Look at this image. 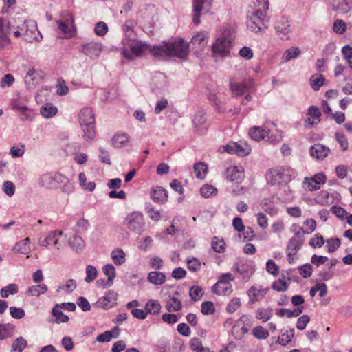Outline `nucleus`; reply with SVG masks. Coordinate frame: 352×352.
<instances>
[{"instance_id": "f257e3e1", "label": "nucleus", "mask_w": 352, "mask_h": 352, "mask_svg": "<svg viewBox=\"0 0 352 352\" xmlns=\"http://www.w3.org/2000/svg\"><path fill=\"white\" fill-rule=\"evenodd\" d=\"M189 45L182 38H178L173 42L165 43L160 46H154L151 50L153 56L159 58L167 57H177L185 59L188 55Z\"/></svg>"}, {"instance_id": "f03ea898", "label": "nucleus", "mask_w": 352, "mask_h": 352, "mask_svg": "<svg viewBox=\"0 0 352 352\" xmlns=\"http://www.w3.org/2000/svg\"><path fill=\"white\" fill-rule=\"evenodd\" d=\"M269 9L268 0H256L251 10L248 11V26L253 32H258L267 21V16Z\"/></svg>"}, {"instance_id": "7ed1b4c3", "label": "nucleus", "mask_w": 352, "mask_h": 352, "mask_svg": "<svg viewBox=\"0 0 352 352\" xmlns=\"http://www.w3.org/2000/svg\"><path fill=\"white\" fill-rule=\"evenodd\" d=\"M295 176V170L288 166H278L272 168L266 175L267 179L272 185L287 184Z\"/></svg>"}, {"instance_id": "20e7f679", "label": "nucleus", "mask_w": 352, "mask_h": 352, "mask_svg": "<svg viewBox=\"0 0 352 352\" xmlns=\"http://www.w3.org/2000/svg\"><path fill=\"white\" fill-rule=\"evenodd\" d=\"M79 122L85 133V137L89 140L95 136V117L91 108L85 107L79 113Z\"/></svg>"}, {"instance_id": "39448f33", "label": "nucleus", "mask_w": 352, "mask_h": 352, "mask_svg": "<svg viewBox=\"0 0 352 352\" xmlns=\"http://www.w3.org/2000/svg\"><path fill=\"white\" fill-rule=\"evenodd\" d=\"M232 37L230 32H225L221 37L217 38L212 44V53L214 56H226L230 53L231 48V41Z\"/></svg>"}, {"instance_id": "423d86ee", "label": "nucleus", "mask_w": 352, "mask_h": 352, "mask_svg": "<svg viewBox=\"0 0 352 352\" xmlns=\"http://www.w3.org/2000/svg\"><path fill=\"white\" fill-rule=\"evenodd\" d=\"M153 47L150 48L148 45L138 40L135 42L124 45L123 47L122 54L126 58L133 60L134 57L141 56L147 50H149L152 53L151 51Z\"/></svg>"}, {"instance_id": "0eeeda50", "label": "nucleus", "mask_w": 352, "mask_h": 352, "mask_svg": "<svg viewBox=\"0 0 352 352\" xmlns=\"http://www.w3.org/2000/svg\"><path fill=\"white\" fill-rule=\"evenodd\" d=\"M124 223L130 230L140 234L144 230V218L139 212H133L126 217Z\"/></svg>"}, {"instance_id": "6e6552de", "label": "nucleus", "mask_w": 352, "mask_h": 352, "mask_svg": "<svg viewBox=\"0 0 352 352\" xmlns=\"http://www.w3.org/2000/svg\"><path fill=\"white\" fill-rule=\"evenodd\" d=\"M234 279V277L230 273L223 274L218 281L213 285L212 292L217 295L227 294L231 288L230 281Z\"/></svg>"}, {"instance_id": "1a4fd4ad", "label": "nucleus", "mask_w": 352, "mask_h": 352, "mask_svg": "<svg viewBox=\"0 0 352 352\" xmlns=\"http://www.w3.org/2000/svg\"><path fill=\"white\" fill-rule=\"evenodd\" d=\"M10 22L0 17V49H3L10 44Z\"/></svg>"}, {"instance_id": "9d476101", "label": "nucleus", "mask_w": 352, "mask_h": 352, "mask_svg": "<svg viewBox=\"0 0 352 352\" xmlns=\"http://www.w3.org/2000/svg\"><path fill=\"white\" fill-rule=\"evenodd\" d=\"M82 52L91 58H98L102 52V45L96 42L82 43Z\"/></svg>"}, {"instance_id": "9b49d317", "label": "nucleus", "mask_w": 352, "mask_h": 352, "mask_svg": "<svg viewBox=\"0 0 352 352\" xmlns=\"http://www.w3.org/2000/svg\"><path fill=\"white\" fill-rule=\"evenodd\" d=\"M226 175L229 181L239 184L244 178V170L241 166H231L227 168Z\"/></svg>"}, {"instance_id": "f8f14e48", "label": "nucleus", "mask_w": 352, "mask_h": 352, "mask_svg": "<svg viewBox=\"0 0 352 352\" xmlns=\"http://www.w3.org/2000/svg\"><path fill=\"white\" fill-rule=\"evenodd\" d=\"M206 115L204 111H197L192 120V124L195 130L199 132H204L208 129L206 122Z\"/></svg>"}, {"instance_id": "ddd939ff", "label": "nucleus", "mask_w": 352, "mask_h": 352, "mask_svg": "<svg viewBox=\"0 0 352 352\" xmlns=\"http://www.w3.org/2000/svg\"><path fill=\"white\" fill-rule=\"evenodd\" d=\"M122 30L125 34V38L122 40L124 46L138 41L137 34L133 30V25L131 21H126L122 26Z\"/></svg>"}, {"instance_id": "4468645a", "label": "nucleus", "mask_w": 352, "mask_h": 352, "mask_svg": "<svg viewBox=\"0 0 352 352\" xmlns=\"http://www.w3.org/2000/svg\"><path fill=\"white\" fill-rule=\"evenodd\" d=\"M209 34L207 32H198L191 39V44L195 48L202 50L208 43Z\"/></svg>"}, {"instance_id": "2eb2a0df", "label": "nucleus", "mask_w": 352, "mask_h": 352, "mask_svg": "<svg viewBox=\"0 0 352 352\" xmlns=\"http://www.w3.org/2000/svg\"><path fill=\"white\" fill-rule=\"evenodd\" d=\"M117 296L118 295L116 292L113 291H109L106 293L104 296L100 298L98 300L97 304L98 306L104 309L111 307L113 305L116 304Z\"/></svg>"}, {"instance_id": "dca6fc26", "label": "nucleus", "mask_w": 352, "mask_h": 352, "mask_svg": "<svg viewBox=\"0 0 352 352\" xmlns=\"http://www.w3.org/2000/svg\"><path fill=\"white\" fill-rule=\"evenodd\" d=\"M252 80L249 82L243 80L241 82H237L234 78L230 80V89L232 94L235 96H240L245 93L248 89L251 86Z\"/></svg>"}, {"instance_id": "f3484780", "label": "nucleus", "mask_w": 352, "mask_h": 352, "mask_svg": "<svg viewBox=\"0 0 352 352\" xmlns=\"http://www.w3.org/2000/svg\"><path fill=\"white\" fill-rule=\"evenodd\" d=\"M268 291V288H258L255 286H252L247 292V294L250 298V302L254 303L262 298L266 295Z\"/></svg>"}, {"instance_id": "a211bd4d", "label": "nucleus", "mask_w": 352, "mask_h": 352, "mask_svg": "<svg viewBox=\"0 0 352 352\" xmlns=\"http://www.w3.org/2000/svg\"><path fill=\"white\" fill-rule=\"evenodd\" d=\"M57 24L59 30L68 36H73L74 19L70 14H67V18L65 21H58Z\"/></svg>"}, {"instance_id": "6ab92c4d", "label": "nucleus", "mask_w": 352, "mask_h": 352, "mask_svg": "<svg viewBox=\"0 0 352 352\" xmlns=\"http://www.w3.org/2000/svg\"><path fill=\"white\" fill-rule=\"evenodd\" d=\"M329 149L327 146L318 144L311 146L310 148V154L317 160H323L329 154Z\"/></svg>"}, {"instance_id": "aec40b11", "label": "nucleus", "mask_w": 352, "mask_h": 352, "mask_svg": "<svg viewBox=\"0 0 352 352\" xmlns=\"http://www.w3.org/2000/svg\"><path fill=\"white\" fill-rule=\"evenodd\" d=\"M234 269L242 276L243 279H248L254 272L253 266L246 264L239 265L236 263L234 265Z\"/></svg>"}, {"instance_id": "412c9836", "label": "nucleus", "mask_w": 352, "mask_h": 352, "mask_svg": "<svg viewBox=\"0 0 352 352\" xmlns=\"http://www.w3.org/2000/svg\"><path fill=\"white\" fill-rule=\"evenodd\" d=\"M289 23L287 18L285 16H280L275 22V29L279 34L286 35L289 32Z\"/></svg>"}, {"instance_id": "4be33fe9", "label": "nucleus", "mask_w": 352, "mask_h": 352, "mask_svg": "<svg viewBox=\"0 0 352 352\" xmlns=\"http://www.w3.org/2000/svg\"><path fill=\"white\" fill-rule=\"evenodd\" d=\"M147 278L151 283L161 285L165 283L166 276L163 272L153 271L148 273Z\"/></svg>"}, {"instance_id": "5701e85b", "label": "nucleus", "mask_w": 352, "mask_h": 352, "mask_svg": "<svg viewBox=\"0 0 352 352\" xmlns=\"http://www.w3.org/2000/svg\"><path fill=\"white\" fill-rule=\"evenodd\" d=\"M52 314L55 317L54 320H51V322L56 323H64L69 320V317L65 315L59 306V304H56L52 310Z\"/></svg>"}, {"instance_id": "b1692460", "label": "nucleus", "mask_w": 352, "mask_h": 352, "mask_svg": "<svg viewBox=\"0 0 352 352\" xmlns=\"http://www.w3.org/2000/svg\"><path fill=\"white\" fill-rule=\"evenodd\" d=\"M206 3V0H193V22L195 24L199 23L201 12L204 9V4Z\"/></svg>"}, {"instance_id": "393cba45", "label": "nucleus", "mask_w": 352, "mask_h": 352, "mask_svg": "<svg viewBox=\"0 0 352 352\" xmlns=\"http://www.w3.org/2000/svg\"><path fill=\"white\" fill-rule=\"evenodd\" d=\"M112 144L116 148L126 146L129 142V136L126 133H118L115 135L112 140Z\"/></svg>"}, {"instance_id": "a878e982", "label": "nucleus", "mask_w": 352, "mask_h": 352, "mask_svg": "<svg viewBox=\"0 0 352 352\" xmlns=\"http://www.w3.org/2000/svg\"><path fill=\"white\" fill-rule=\"evenodd\" d=\"M151 197L155 202L164 203L167 200L168 195L165 189L159 187L152 191Z\"/></svg>"}, {"instance_id": "bb28decb", "label": "nucleus", "mask_w": 352, "mask_h": 352, "mask_svg": "<svg viewBox=\"0 0 352 352\" xmlns=\"http://www.w3.org/2000/svg\"><path fill=\"white\" fill-rule=\"evenodd\" d=\"M304 307L301 306L294 309H279L277 311V314L280 316H286L287 318L297 317L298 316L302 311Z\"/></svg>"}, {"instance_id": "cd10ccee", "label": "nucleus", "mask_w": 352, "mask_h": 352, "mask_svg": "<svg viewBox=\"0 0 352 352\" xmlns=\"http://www.w3.org/2000/svg\"><path fill=\"white\" fill-rule=\"evenodd\" d=\"M249 135L252 140L260 141L267 136V131L263 128L254 126L250 129Z\"/></svg>"}, {"instance_id": "c85d7f7f", "label": "nucleus", "mask_w": 352, "mask_h": 352, "mask_svg": "<svg viewBox=\"0 0 352 352\" xmlns=\"http://www.w3.org/2000/svg\"><path fill=\"white\" fill-rule=\"evenodd\" d=\"M273 316L272 308H259L256 312V318L261 320L263 322L268 321Z\"/></svg>"}, {"instance_id": "c756f323", "label": "nucleus", "mask_w": 352, "mask_h": 352, "mask_svg": "<svg viewBox=\"0 0 352 352\" xmlns=\"http://www.w3.org/2000/svg\"><path fill=\"white\" fill-rule=\"evenodd\" d=\"M300 248V243H289L287 248V260L289 263H294L296 255Z\"/></svg>"}, {"instance_id": "7c9ffc66", "label": "nucleus", "mask_w": 352, "mask_h": 352, "mask_svg": "<svg viewBox=\"0 0 352 352\" xmlns=\"http://www.w3.org/2000/svg\"><path fill=\"white\" fill-rule=\"evenodd\" d=\"M165 307L169 312H175L182 309V304L179 299L173 297L167 300Z\"/></svg>"}, {"instance_id": "2f4dec72", "label": "nucleus", "mask_w": 352, "mask_h": 352, "mask_svg": "<svg viewBox=\"0 0 352 352\" xmlns=\"http://www.w3.org/2000/svg\"><path fill=\"white\" fill-rule=\"evenodd\" d=\"M47 286L45 284H38L30 286L28 288V294L31 296H38L47 291Z\"/></svg>"}, {"instance_id": "473e14b6", "label": "nucleus", "mask_w": 352, "mask_h": 352, "mask_svg": "<svg viewBox=\"0 0 352 352\" xmlns=\"http://www.w3.org/2000/svg\"><path fill=\"white\" fill-rule=\"evenodd\" d=\"M161 305L157 300L151 299L145 305V310L148 314H157L161 309Z\"/></svg>"}, {"instance_id": "72a5a7b5", "label": "nucleus", "mask_w": 352, "mask_h": 352, "mask_svg": "<svg viewBox=\"0 0 352 352\" xmlns=\"http://www.w3.org/2000/svg\"><path fill=\"white\" fill-rule=\"evenodd\" d=\"M310 85L315 91L319 90L324 82V78L322 75L319 74H315L312 75L309 80Z\"/></svg>"}, {"instance_id": "f704fd0d", "label": "nucleus", "mask_w": 352, "mask_h": 352, "mask_svg": "<svg viewBox=\"0 0 352 352\" xmlns=\"http://www.w3.org/2000/svg\"><path fill=\"white\" fill-rule=\"evenodd\" d=\"M194 172L198 179H204L208 172V166L204 162H198L194 165Z\"/></svg>"}, {"instance_id": "c9c22d12", "label": "nucleus", "mask_w": 352, "mask_h": 352, "mask_svg": "<svg viewBox=\"0 0 352 352\" xmlns=\"http://www.w3.org/2000/svg\"><path fill=\"white\" fill-rule=\"evenodd\" d=\"M300 54V50L298 47H292L285 52L282 57V61L283 63H287L291 59L297 57Z\"/></svg>"}, {"instance_id": "e433bc0d", "label": "nucleus", "mask_w": 352, "mask_h": 352, "mask_svg": "<svg viewBox=\"0 0 352 352\" xmlns=\"http://www.w3.org/2000/svg\"><path fill=\"white\" fill-rule=\"evenodd\" d=\"M18 292V286L16 284L11 283L3 287L0 290V295L2 298H6L10 295H14Z\"/></svg>"}, {"instance_id": "4c0bfd02", "label": "nucleus", "mask_w": 352, "mask_h": 352, "mask_svg": "<svg viewBox=\"0 0 352 352\" xmlns=\"http://www.w3.org/2000/svg\"><path fill=\"white\" fill-rule=\"evenodd\" d=\"M27 344L28 342L25 338L19 337L12 343L11 352H22Z\"/></svg>"}, {"instance_id": "58836bf2", "label": "nucleus", "mask_w": 352, "mask_h": 352, "mask_svg": "<svg viewBox=\"0 0 352 352\" xmlns=\"http://www.w3.org/2000/svg\"><path fill=\"white\" fill-rule=\"evenodd\" d=\"M315 200L322 206L329 205L332 202L329 193L327 190L320 191L316 197Z\"/></svg>"}, {"instance_id": "ea45409f", "label": "nucleus", "mask_w": 352, "mask_h": 352, "mask_svg": "<svg viewBox=\"0 0 352 352\" xmlns=\"http://www.w3.org/2000/svg\"><path fill=\"white\" fill-rule=\"evenodd\" d=\"M291 230L294 234L293 241H299L304 239V236L307 234L306 231L298 224H293Z\"/></svg>"}, {"instance_id": "a19ab883", "label": "nucleus", "mask_w": 352, "mask_h": 352, "mask_svg": "<svg viewBox=\"0 0 352 352\" xmlns=\"http://www.w3.org/2000/svg\"><path fill=\"white\" fill-rule=\"evenodd\" d=\"M155 347L158 352H170L171 351L170 341L166 338L159 339Z\"/></svg>"}, {"instance_id": "79ce46f5", "label": "nucleus", "mask_w": 352, "mask_h": 352, "mask_svg": "<svg viewBox=\"0 0 352 352\" xmlns=\"http://www.w3.org/2000/svg\"><path fill=\"white\" fill-rule=\"evenodd\" d=\"M102 271L107 277V283L113 284V280L116 277V268L111 264H107L103 266Z\"/></svg>"}, {"instance_id": "37998d69", "label": "nucleus", "mask_w": 352, "mask_h": 352, "mask_svg": "<svg viewBox=\"0 0 352 352\" xmlns=\"http://www.w3.org/2000/svg\"><path fill=\"white\" fill-rule=\"evenodd\" d=\"M295 330L294 328L291 329L289 331H286L285 333H282L280 336L278 337L277 340V342L279 344L285 346L289 342H291L292 338L294 336Z\"/></svg>"}, {"instance_id": "c03bdc74", "label": "nucleus", "mask_w": 352, "mask_h": 352, "mask_svg": "<svg viewBox=\"0 0 352 352\" xmlns=\"http://www.w3.org/2000/svg\"><path fill=\"white\" fill-rule=\"evenodd\" d=\"M111 257L116 265L125 263V254L122 249H116L111 252Z\"/></svg>"}, {"instance_id": "a18cd8bd", "label": "nucleus", "mask_w": 352, "mask_h": 352, "mask_svg": "<svg viewBox=\"0 0 352 352\" xmlns=\"http://www.w3.org/2000/svg\"><path fill=\"white\" fill-rule=\"evenodd\" d=\"M319 291V296L324 297L327 293V285L324 283L316 284L314 287H311L309 292L310 296L314 297L316 292Z\"/></svg>"}, {"instance_id": "49530a36", "label": "nucleus", "mask_w": 352, "mask_h": 352, "mask_svg": "<svg viewBox=\"0 0 352 352\" xmlns=\"http://www.w3.org/2000/svg\"><path fill=\"white\" fill-rule=\"evenodd\" d=\"M41 78L39 74L33 68L30 69L27 72L25 82L28 84H35Z\"/></svg>"}, {"instance_id": "de8ad7c7", "label": "nucleus", "mask_w": 352, "mask_h": 352, "mask_svg": "<svg viewBox=\"0 0 352 352\" xmlns=\"http://www.w3.org/2000/svg\"><path fill=\"white\" fill-rule=\"evenodd\" d=\"M97 276L98 270L94 266L89 265L86 267V277L85 278L86 283L92 282L96 278Z\"/></svg>"}, {"instance_id": "09e8293b", "label": "nucleus", "mask_w": 352, "mask_h": 352, "mask_svg": "<svg viewBox=\"0 0 352 352\" xmlns=\"http://www.w3.org/2000/svg\"><path fill=\"white\" fill-rule=\"evenodd\" d=\"M283 278L275 280L272 285V288L274 290L278 292L286 291L288 288V283L285 280V276L283 274Z\"/></svg>"}, {"instance_id": "8fccbe9b", "label": "nucleus", "mask_w": 352, "mask_h": 352, "mask_svg": "<svg viewBox=\"0 0 352 352\" xmlns=\"http://www.w3.org/2000/svg\"><path fill=\"white\" fill-rule=\"evenodd\" d=\"M189 295L194 301H198L204 295L203 289L199 286H192L190 288Z\"/></svg>"}, {"instance_id": "3c124183", "label": "nucleus", "mask_w": 352, "mask_h": 352, "mask_svg": "<svg viewBox=\"0 0 352 352\" xmlns=\"http://www.w3.org/2000/svg\"><path fill=\"white\" fill-rule=\"evenodd\" d=\"M87 178L84 173H80L79 175V182L84 190L93 191L96 188V184L94 182H89L87 183Z\"/></svg>"}, {"instance_id": "603ef678", "label": "nucleus", "mask_w": 352, "mask_h": 352, "mask_svg": "<svg viewBox=\"0 0 352 352\" xmlns=\"http://www.w3.org/2000/svg\"><path fill=\"white\" fill-rule=\"evenodd\" d=\"M253 336L258 339H266L269 336V332L262 326L255 327L252 329Z\"/></svg>"}, {"instance_id": "864d4df0", "label": "nucleus", "mask_w": 352, "mask_h": 352, "mask_svg": "<svg viewBox=\"0 0 352 352\" xmlns=\"http://www.w3.org/2000/svg\"><path fill=\"white\" fill-rule=\"evenodd\" d=\"M57 113V108L51 104H47L41 109V113L45 118H50Z\"/></svg>"}, {"instance_id": "5fc2aeb1", "label": "nucleus", "mask_w": 352, "mask_h": 352, "mask_svg": "<svg viewBox=\"0 0 352 352\" xmlns=\"http://www.w3.org/2000/svg\"><path fill=\"white\" fill-rule=\"evenodd\" d=\"M41 185L47 188H52L54 186L55 182L54 177L51 174H45L41 177Z\"/></svg>"}, {"instance_id": "6e6d98bb", "label": "nucleus", "mask_w": 352, "mask_h": 352, "mask_svg": "<svg viewBox=\"0 0 352 352\" xmlns=\"http://www.w3.org/2000/svg\"><path fill=\"white\" fill-rule=\"evenodd\" d=\"M303 188L309 191H314L319 189V186L314 183L312 177H305L302 182Z\"/></svg>"}, {"instance_id": "4d7b16f0", "label": "nucleus", "mask_w": 352, "mask_h": 352, "mask_svg": "<svg viewBox=\"0 0 352 352\" xmlns=\"http://www.w3.org/2000/svg\"><path fill=\"white\" fill-rule=\"evenodd\" d=\"M12 250L19 254H28L30 251V247L28 243H15Z\"/></svg>"}, {"instance_id": "13d9d810", "label": "nucleus", "mask_w": 352, "mask_h": 352, "mask_svg": "<svg viewBox=\"0 0 352 352\" xmlns=\"http://www.w3.org/2000/svg\"><path fill=\"white\" fill-rule=\"evenodd\" d=\"M251 151V147L245 142L237 143V155L239 156H245Z\"/></svg>"}, {"instance_id": "bf43d9fd", "label": "nucleus", "mask_w": 352, "mask_h": 352, "mask_svg": "<svg viewBox=\"0 0 352 352\" xmlns=\"http://www.w3.org/2000/svg\"><path fill=\"white\" fill-rule=\"evenodd\" d=\"M336 139L343 151H346L348 149L349 142L347 138L346 137L345 135H344L342 133L338 132L336 133Z\"/></svg>"}, {"instance_id": "052dcab7", "label": "nucleus", "mask_w": 352, "mask_h": 352, "mask_svg": "<svg viewBox=\"0 0 352 352\" xmlns=\"http://www.w3.org/2000/svg\"><path fill=\"white\" fill-rule=\"evenodd\" d=\"M215 311L214 305L210 301H206L201 304V313L204 315L212 314Z\"/></svg>"}, {"instance_id": "680f3d73", "label": "nucleus", "mask_w": 352, "mask_h": 352, "mask_svg": "<svg viewBox=\"0 0 352 352\" xmlns=\"http://www.w3.org/2000/svg\"><path fill=\"white\" fill-rule=\"evenodd\" d=\"M56 87L57 94L60 96L66 95L69 91V88L66 85L65 81L62 78L58 79Z\"/></svg>"}, {"instance_id": "e2e57ef3", "label": "nucleus", "mask_w": 352, "mask_h": 352, "mask_svg": "<svg viewBox=\"0 0 352 352\" xmlns=\"http://www.w3.org/2000/svg\"><path fill=\"white\" fill-rule=\"evenodd\" d=\"M217 192V189L208 184H206L201 187L200 189L201 195L204 197H209L214 195Z\"/></svg>"}, {"instance_id": "0e129e2a", "label": "nucleus", "mask_w": 352, "mask_h": 352, "mask_svg": "<svg viewBox=\"0 0 352 352\" xmlns=\"http://www.w3.org/2000/svg\"><path fill=\"white\" fill-rule=\"evenodd\" d=\"M25 152V145L20 144L17 146H12L10 148V155L12 157H21Z\"/></svg>"}, {"instance_id": "69168bd1", "label": "nucleus", "mask_w": 352, "mask_h": 352, "mask_svg": "<svg viewBox=\"0 0 352 352\" xmlns=\"http://www.w3.org/2000/svg\"><path fill=\"white\" fill-rule=\"evenodd\" d=\"M108 31V26L104 22H98L96 24L94 32L98 36H104Z\"/></svg>"}, {"instance_id": "338daca9", "label": "nucleus", "mask_w": 352, "mask_h": 352, "mask_svg": "<svg viewBox=\"0 0 352 352\" xmlns=\"http://www.w3.org/2000/svg\"><path fill=\"white\" fill-rule=\"evenodd\" d=\"M241 300L239 298L232 299L227 305L226 309L229 313H234L240 306Z\"/></svg>"}, {"instance_id": "774afa93", "label": "nucleus", "mask_w": 352, "mask_h": 352, "mask_svg": "<svg viewBox=\"0 0 352 352\" xmlns=\"http://www.w3.org/2000/svg\"><path fill=\"white\" fill-rule=\"evenodd\" d=\"M346 28V23L344 21L338 19L333 23V31L338 34H342L345 32Z\"/></svg>"}]
</instances>
